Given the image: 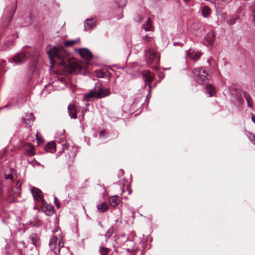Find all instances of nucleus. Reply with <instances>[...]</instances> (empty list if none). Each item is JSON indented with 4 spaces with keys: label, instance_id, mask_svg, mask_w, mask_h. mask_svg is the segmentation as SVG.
Masks as SVG:
<instances>
[{
    "label": "nucleus",
    "instance_id": "72a5a7b5",
    "mask_svg": "<svg viewBox=\"0 0 255 255\" xmlns=\"http://www.w3.org/2000/svg\"><path fill=\"white\" fill-rule=\"evenodd\" d=\"M115 2L117 3L118 7H123L125 5L126 3V0H115Z\"/></svg>",
    "mask_w": 255,
    "mask_h": 255
},
{
    "label": "nucleus",
    "instance_id": "f704fd0d",
    "mask_svg": "<svg viewBox=\"0 0 255 255\" xmlns=\"http://www.w3.org/2000/svg\"><path fill=\"white\" fill-rule=\"evenodd\" d=\"M95 75L98 78H104L105 76V73L101 70H96L95 71Z\"/></svg>",
    "mask_w": 255,
    "mask_h": 255
},
{
    "label": "nucleus",
    "instance_id": "58836bf2",
    "mask_svg": "<svg viewBox=\"0 0 255 255\" xmlns=\"http://www.w3.org/2000/svg\"><path fill=\"white\" fill-rule=\"evenodd\" d=\"M54 202L56 206V207L58 208V209H59L61 207L60 206V204L59 203V201H58V200L57 199V198L55 196L54 198Z\"/></svg>",
    "mask_w": 255,
    "mask_h": 255
},
{
    "label": "nucleus",
    "instance_id": "603ef678",
    "mask_svg": "<svg viewBox=\"0 0 255 255\" xmlns=\"http://www.w3.org/2000/svg\"><path fill=\"white\" fill-rule=\"evenodd\" d=\"M184 1L185 2H188L190 1V0H184Z\"/></svg>",
    "mask_w": 255,
    "mask_h": 255
},
{
    "label": "nucleus",
    "instance_id": "ddd939ff",
    "mask_svg": "<svg viewBox=\"0 0 255 255\" xmlns=\"http://www.w3.org/2000/svg\"><path fill=\"white\" fill-rule=\"evenodd\" d=\"M34 120V117L32 113H30L28 115H26L23 118V121L25 123L26 125L29 127H31L32 125Z\"/></svg>",
    "mask_w": 255,
    "mask_h": 255
},
{
    "label": "nucleus",
    "instance_id": "49530a36",
    "mask_svg": "<svg viewBox=\"0 0 255 255\" xmlns=\"http://www.w3.org/2000/svg\"><path fill=\"white\" fill-rule=\"evenodd\" d=\"M222 0L226 3H229L231 1V0Z\"/></svg>",
    "mask_w": 255,
    "mask_h": 255
},
{
    "label": "nucleus",
    "instance_id": "9d476101",
    "mask_svg": "<svg viewBox=\"0 0 255 255\" xmlns=\"http://www.w3.org/2000/svg\"><path fill=\"white\" fill-rule=\"evenodd\" d=\"M30 191L35 201L37 202L43 201L42 193L39 189L35 187H32L31 188Z\"/></svg>",
    "mask_w": 255,
    "mask_h": 255
},
{
    "label": "nucleus",
    "instance_id": "3c124183",
    "mask_svg": "<svg viewBox=\"0 0 255 255\" xmlns=\"http://www.w3.org/2000/svg\"><path fill=\"white\" fill-rule=\"evenodd\" d=\"M254 13H255L254 15V21L255 22V10H254Z\"/></svg>",
    "mask_w": 255,
    "mask_h": 255
},
{
    "label": "nucleus",
    "instance_id": "c03bdc74",
    "mask_svg": "<svg viewBox=\"0 0 255 255\" xmlns=\"http://www.w3.org/2000/svg\"><path fill=\"white\" fill-rule=\"evenodd\" d=\"M105 133V130H101V131H100V132H99V136H100V137H103Z\"/></svg>",
    "mask_w": 255,
    "mask_h": 255
},
{
    "label": "nucleus",
    "instance_id": "2f4dec72",
    "mask_svg": "<svg viewBox=\"0 0 255 255\" xmlns=\"http://www.w3.org/2000/svg\"><path fill=\"white\" fill-rule=\"evenodd\" d=\"M143 42L144 44H149L151 46V42L153 40L152 37L150 36H148L147 35H145L143 37Z\"/></svg>",
    "mask_w": 255,
    "mask_h": 255
},
{
    "label": "nucleus",
    "instance_id": "09e8293b",
    "mask_svg": "<svg viewBox=\"0 0 255 255\" xmlns=\"http://www.w3.org/2000/svg\"><path fill=\"white\" fill-rule=\"evenodd\" d=\"M158 82H159V81H156V82L154 84V85L153 86V87H155L156 86L157 83H158Z\"/></svg>",
    "mask_w": 255,
    "mask_h": 255
},
{
    "label": "nucleus",
    "instance_id": "f8f14e48",
    "mask_svg": "<svg viewBox=\"0 0 255 255\" xmlns=\"http://www.w3.org/2000/svg\"><path fill=\"white\" fill-rule=\"evenodd\" d=\"M215 36L212 31L209 32L203 39V43L206 46L212 45Z\"/></svg>",
    "mask_w": 255,
    "mask_h": 255
},
{
    "label": "nucleus",
    "instance_id": "7ed1b4c3",
    "mask_svg": "<svg viewBox=\"0 0 255 255\" xmlns=\"http://www.w3.org/2000/svg\"><path fill=\"white\" fill-rule=\"evenodd\" d=\"M110 93L109 89L104 88L102 83H97L95 84L94 89L87 93L85 97L86 99H90L93 97L101 99L110 95Z\"/></svg>",
    "mask_w": 255,
    "mask_h": 255
},
{
    "label": "nucleus",
    "instance_id": "4468645a",
    "mask_svg": "<svg viewBox=\"0 0 255 255\" xmlns=\"http://www.w3.org/2000/svg\"><path fill=\"white\" fill-rule=\"evenodd\" d=\"M96 20L94 18L87 19L84 21V29L87 30L90 29L95 23Z\"/></svg>",
    "mask_w": 255,
    "mask_h": 255
},
{
    "label": "nucleus",
    "instance_id": "4c0bfd02",
    "mask_svg": "<svg viewBox=\"0 0 255 255\" xmlns=\"http://www.w3.org/2000/svg\"><path fill=\"white\" fill-rule=\"evenodd\" d=\"M36 139L37 140V142L38 144H39L40 143L43 142V139L42 137H40L38 135V132H37V133L36 134Z\"/></svg>",
    "mask_w": 255,
    "mask_h": 255
},
{
    "label": "nucleus",
    "instance_id": "423d86ee",
    "mask_svg": "<svg viewBox=\"0 0 255 255\" xmlns=\"http://www.w3.org/2000/svg\"><path fill=\"white\" fill-rule=\"evenodd\" d=\"M49 246L50 251L57 255V253L60 252L61 248L64 247L62 239H59L57 236H52L50 239Z\"/></svg>",
    "mask_w": 255,
    "mask_h": 255
},
{
    "label": "nucleus",
    "instance_id": "a211bd4d",
    "mask_svg": "<svg viewBox=\"0 0 255 255\" xmlns=\"http://www.w3.org/2000/svg\"><path fill=\"white\" fill-rule=\"evenodd\" d=\"M56 145L54 142L48 143L44 147L46 152H54L55 151Z\"/></svg>",
    "mask_w": 255,
    "mask_h": 255
},
{
    "label": "nucleus",
    "instance_id": "ea45409f",
    "mask_svg": "<svg viewBox=\"0 0 255 255\" xmlns=\"http://www.w3.org/2000/svg\"><path fill=\"white\" fill-rule=\"evenodd\" d=\"M152 86L149 85L148 87V93L147 95L146 96V99L147 100H149V99L151 98V91Z\"/></svg>",
    "mask_w": 255,
    "mask_h": 255
},
{
    "label": "nucleus",
    "instance_id": "c85d7f7f",
    "mask_svg": "<svg viewBox=\"0 0 255 255\" xmlns=\"http://www.w3.org/2000/svg\"><path fill=\"white\" fill-rule=\"evenodd\" d=\"M45 213L47 216H51L54 214L53 207L51 205H47L46 207Z\"/></svg>",
    "mask_w": 255,
    "mask_h": 255
},
{
    "label": "nucleus",
    "instance_id": "393cba45",
    "mask_svg": "<svg viewBox=\"0 0 255 255\" xmlns=\"http://www.w3.org/2000/svg\"><path fill=\"white\" fill-rule=\"evenodd\" d=\"M211 13V10L208 6H204L201 10L202 15L204 17H207Z\"/></svg>",
    "mask_w": 255,
    "mask_h": 255
},
{
    "label": "nucleus",
    "instance_id": "8fccbe9b",
    "mask_svg": "<svg viewBox=\"0 0 255 255\" xmlns=\"http://www.w3.org/2000/svg\"><path fill=\"white\" fill-rule=\"evenodd\" d=\"M7 107V105H5L4 106L1 107L0 108V110L2 109H3V108H6Z\"/></svg>",
    "mask_w": 255,
    "mask_h": 255
},
{
    "label": "nucleus",
    "instance_id": "2eb2a0df",
    "mask_svg": "<svg viewBox=\"0 0 255 255\" xmlns=\"http://www.w3.org/2000/svg\"><path fill=\"white\" fill-rule=\"evenodd\" d=\"M121 199L118 196H113L109 197V202L111 206L116 207L120 202Z\"/></svg>",
    "mask_w": 255,
    "mask_h": 255
},
{
    "label": "nucleus",
    "instance_id": "1a4fd4ad",
    "mask_svg": "<svg viewBox=\"0 0 255 255\" xmlns=\"http://www.w3.org/2000/svg\"><path fill=\"white\" fill-rule=\"evenodd\" d=\"M81 57L86 60H91L93 58L91 52L86 48L75 49Z\"/></svg>",
    "mask_w": 255,
    "mask_h": 255
},
{
    "label": "nucleus",
    "instance_id": "b1692460",
    "mask_svg": "<svg viewBox=\"0 0 255 255\" xmlns=\"http://www.w3.org/2000/svg\"><path fill=\"white\" fill-rule=\"evenodd\" d=\"M111 249L110 248H106L102 245L100 247L99 253L101 255H108Z\"/></svg>",
    "mask_w": 255,
    "mask_h": 255
},
{
    "label": "nucleus",
    "instance_id": "5701e85b",
    "mask_svg": "<svg viewBox=\"0 0 255 255\" xmlns=\"http://www.w3.org/2000/svg\"><path fill=\"white\" fill-rule=\"evenodd\" d=\"M114 229L113 226H111L107 231L105 234V237L106 239V242H108V239L112 236L114 233Z\"/></svg>",
    "mask_w": 255,
    "mask_h": 255
},
{
    "label": "nucleus",
    "instance_id": "a18cd8bd",
    "mask_svg": "<svg viewBox=\"0 0 255 255\" xmlns=\"http://www.w3.org/2000/svg\"><path fill=\"white\" fill-rule=\"evenodd\" d=\"M252 120L255 124V116L252 115Z\"/></svg>",
    "mask_w": 255,
    "mask_h": 255
},
{
    "label": "nucleus",
    "instance_id": "c756f323",
    "mask_svg": "<svg viewBox=\"0 0 255 255\" xmlns=\"http://www.w3.org/2000/svg\"><path fill=\"white\" fill-rule=\"evenodd\" d=\"M13 44L12 40H7L3 42L1 47L2 50H6L9 47H10Z\"/></svg>",
    "mask_w": 255,
    "mask_h": 255
},
{
    "label": "nucleus",
    "instance_id": "4be33fe9",
    "mask_svg": "<svg viewBox=\"0 0 255 255\" xmlns=\"http://www.w3.org/2000/svg\"><path fill=\"white\" fill-rule=\"evenodd\" d=\"M244 96L248 103V106L250 108H252L253 106L252 98L250 94L247 92H243Z\"/></svg>",
    "mask_w": 255,
    "mask_h": 255
},
{
    "label": "nucleus",
    "instance_id": "f3484780",
    "mask_svg": "<svg viewBox=\"0 0 255 255\" xmlns=\"http://www.w3.org/2000/svg\"><path fill=\"white\" fill-rule=\"evenodd\" d=\"M97 208L100 213H104L109 210V206L106 202H103L97 205Z\"/></svg>",
    "mask_w": 255,
    "mask_h": 255
},
{
    "label": "nucleus",
    "instance_id": "f03ea898",
    "mask_svg": "<svg viewBox=\"0 0 255 255\" xmlns=\"http://www.w3.org/2000/svg\"><path fill=\"white\" fill-rule=\"evenodd\" d=\"M31 59V61L28 66V69L33 73L36 68L37 57L36 56H32L30 53L28 52L22 51L12 58L9 59V61L11 63H14L17 65H20L24 62L26 60Z\"/></svg>",
    "mask_w": 255,
    "mask_h": 255
},
{
    "label": "nucleus",
    "instance_id": "0eeeda50",
    "mask_svg": "<svg viewBox=\"0 0 255 255\" xmlns=\"http://www.w3.org/2000/svg\"><path fill=\"white\" fill-rule=\"evenodd\" d=\"M16 8L17 1H16L15 5L13 7L11 8V10L12 11L6 14V15H3L1 17L0 22V27L1 28H4L9 25L11 20L12 19L13 16L15 13Z\"/></svg>",
    "mask_w": 255,
    "mask_h": 255
},
{
    "label": "nucleus",
    "instance_id": "de8ad7c7",
    "mask_svg": "<svg viewBox=\"0 0 255 255\" xmlns=\"http://www.w3.org/2000/svg\"><path fill=\"white\" fill-rule=\"evenodd\" d=\"M127 251L128 252H129V253H131V251H133V250H132V249H127Z\"/></svg>",
    "mask_w": 255,
    "mask_h": 255
},
{
    "label": "nucleus",
    "instance_id": "e433bc0d",
    "mask_svg": "<svg viewBox=\"0 0 255 255\" xmlns=\"http://www.w3.org/2000/svg\"><path fill=\"white\" fill-rule=\"evenodd\" d=\"M4 177L5 179H9L11 181L13 180V175L11 174H7L6 172L4 173Z\"/></svg>",
    "mask_w": 255,
    "mask_h": 255
},
{
    "label": "nucleus",
    "instance_id": "5fc2aeb1",
    "mask_svg": "<svg viewBox=\"0 0 255 255\" xmlns=\"http://www.w3.org/2000/svg\"><path fill=\"white\" fill-rule=\"evenodd\" d=\"M61 82H64V79H61Z\"/></svg>",
    "mask_w": 255,
    "mask_h": 255
},
{
    "label": "nucleus",
    "instance_id": "79ce46f5",
    "mask_svg": "<svg viewBox=\"0 0 255 255\" xmlns=\"http://www.w3.org/2000/svg\"><path fill=\"white\" fill-rule=\"evenodd\" d=\"M22 183L18 181L16 185V188L17 189H20Z\"/></svg>",
    "mask_w": 255,
    "mask_h": 255
},
{
    "label": "nucleus",
    "instance_id": "7c9ffc66",
    "mask_svg": "<svg viewBox=\"0 0 255 255\" xmlns=\"http://www.w3.org/2000/svg\"><path fill=\"white\" fill-rule=\"evenodd\" d=\"M195 26L199 28V31H197V32L195 33V35L196 36H201L202 35V32L204 31V27L198 24L196 25Z\"/></svg>",
    "mask_w": 255,
    "mask_h": 255
},
{
    "label": "nucleus",
    "instance_id": "864d4df0",
    "mask_svg": "<svg viewBox=\"0 0 255 255\" xmlns=\"http://www.w3.org/2000/svg\"><path fill=\"white\" fill-rule=\"evenodd\" d=\"M99 225L101 227H102V224L101 222H99Z\"/></svg>",
    "mask_w": 255,
    "mask_h": 255
},
{
    "label": "nucleus",
    "instance_id": "a19ab883",
    "mask_svg": "<svg viewBox=\"0 0 255 255\" xmlns=\"http://www.w3.org/2000/svg\"><path fill=\"white\" fill-rule=\"evenodd\" d=\"M62 151H63L65 149H67L69 148V144L67 143L66 142H65L64 144H62Z\"/></svg>",
    "mask_w": 255,
    "mask_h": 255
},
{
    "label": "nucleus",
    "instance_id": "dca6fc26",
    "mask_svg": "<svg viewBox=\"0 0 255 255\" xmlns=\"http://www.w3.org/2000/svg\"><path fill=\"white\" fill-rule=\"evenodd\" d=\"M205 92L207 94H209V97H212L216 93V89L211 84H208L205 88Z\"/></svg>",
    "mask_w": 255,
    "mask_h": 255
},
{
    "label": "nucleus",
    "instance_id": "39448f33",
    "mask_svg": "<svg viewBox=\"0 0 255 255\" xmlns=\"http://www.w3.org/2000/svg\"><path fill=\"white\" fill-rule=\"evenodd\" d=\"M193 73L196 81L200 84H205L208 80V77H210L208 72L203 68H195Z\"/></svg>",
    "mask_w": 255,
    "mask_h": 255
},
{
    "label": "nucleus",
    "instance_id": "aec40b11",
    "mask_svg": "<svg viewBox=\"0 0 255 255\" xmlns=\"http://www.w3.org/2000/svg\"><path fill=\"white\" fill-rule=\"evenodd\" d=\"M26 151L27 155L29 156H33L35 154L34 147L30 143L27 145Z\"/></svg>",
    "mask_w": 255,
    "mask_h": 255
},
{
    "label": "nucleus",
    "instance_id": "c9c22d12",
    "mask_svg": "<svg viewBox=\"0 0 255 255\" xmlns=\"http://www.w3.org/2000/svg\"><path fill=\"white\" fill-rule=\"evenodd\" d=\"M142 19H143L142 15H140L139 14H136V15H135V17H134V20L137 22H141Z\"/></svg>",
    "mask_w": 255,
    "mask_h": 255
},
{
    "label": "nucleus",
    "instance_id": "a878e982",
    "mask_svg": "<svg viewBox=\"0 0 255 255\" xmlns=\"http://www.w3.org/2000/svg\"><path fill=\"white\" fill-rule=\"evenodd\" d=\"M189 56L192 58L193 60L196 61L201 56V53L197 52H191L189 53Z\"/></svg>",
    "mask_w": 255,
    "mask_h": 255
},
{
    "label": "nucleus",
    "instance_id": "6ab92c4d",
    "mask_svg": "<svg viewBox=\"0 0 255 255\" xmlns=\"http://www.w3.org/2000/svg\"><path fill=\"white\" fill-rule=\"evenodd\" d=\"M142 28L146 31L152 30V21L150 18H148L145 23L142 25Z\"/></svg>",
    "mask_w": 255,
    "mask_h": 255
},
{
    "label": "nucleus",
    "instance_id": "37998d69",
    "mask_svg": "<svg viewBox=\"0 0 255 255\" xmlns=\"http://www.w3.org/2000/svg\"><path fill=\"white\" fill-rule=\"evenodd\" d=\"M165 76V74L163 72H160L158 74V77L160 79H163Z\"/></svg>",
    "mask_w": 255,
    "mask_h": 255
},
{
    "label": "nucleus",
    "instance_id": "9b49d317",
    "mask_svg": "<svg viewBox=\"0 0 255 255\" xmlns=\"http://www.w3.org/2000/svg\"><path fill=\"white\" fill-rule=\"evenodd\" d=\"M68 113L69 116L71 119H76L77 118V112L78 108L75 104H71L67 107Z\"/></svg>",
    "mask_w": 255,
    "mask_h": 255
},
{
    "label": "nucleus",
    "instance_id": "cd10ccee",
    "mask_svg": "<svg viewBox=\"0 0 255 255\" xmlns=\"http://www.w3.org/2000/svg\"><path fill=\"white\" fill-rule=\"evenodd\" d=\"M80 42V38H78L76 40H67L65 41L64 42V45L66 47H70L74 45L77 42Z\"/></svg>",
    "mask_w": 255,
    "mask_h": 255
},
{
    "label": "nucleus",
    "instance_id": "6e6552de",
    "mask_svg": "<svg viewBox=\"0 0 255 255\" xmlns=\"http://www.w3.org/2000/svg\"><path fill=\"white\" fill-rule=\"evenodd\" d=\"M141 75L146 85L149 87L151 85V83L154 79V74L148 70H144L141 71Z\"/></svg>",
    "mask_w": 255,
    "mask_h": 255
},
{
    "label": "nucleus",
    "instance_id": "13d9d810",
    "mask_svg": "<svg viewBox=\"0 0 255 255\" xmlns=\"http://www.w3.org/2000/svg\"><path fill=\"white\" fill-rule=\"evenodd\" d=\"M2 222H4V219L2 220Z\"/></svg>",
    "mask_w": 255,
    "mask_h": 255
},
{
    "label": "nucleus",
    "instance_id": "4d7b16f0",
    "mask_svg": "<svg viewBox=\"0 0 255 255\" xmlns=\"http://www.w3.org/2000/svg\"><path fill=\"white\" fill-rule=\"evenodd\" d=\"M11 171H12V172H13V169H12L11 170Z\"/></svg>",
    "mask_w": 255,
    "mask_h": 255
},
{
    "label": "nucleus",
    "instance_id": "473e14b6",
    "mask_svg": "<svg viewBox=\"0 0 255 255\" xmlns=\"http://www.w3.org/2000/svg\"><path fill=\"white\" fill-rule=\"evenodd\" d=\"M239 19V16L236 15L234 18H232L231 19H230L227 21V22L229 25H233L234 24L237 20Z\"/></svg>",
    "mask_w": 255,
    "mask_h": 255
},
{
    "label": "nucleus",
    "instance_id": "412c9836",
    "mask_svg": "<svg viewBox=\"0 0 255 255\" xmlns=\"http://www.w3.org/2000/svg\"><path fill=\"white\" fill-rule=\"evenodd\" d=\"M29 239L31 241V244L35 246H37V243L39 241V238L36 234H32L29 236Z\"/></svg>",
    "mask_w": 255,
    "mask_h": 255
},
{
    "label": "nucleus",
    "instance_id": "f257e3e1",
    "mask_svg": "<svg viewBox=\"0 0 255 255\" xmlns=\"http://www.w3.org/2000/svg\"><path fill=\"white\" fill-rule=\"evenodd\" d=\"M47 54L50 58V63L53 66V59L59 61V65L64 67L65 70L70 74H76L80 69L79 65L67 59L69 52L62 46H54L47 51Z\"/></svg>",
    "mask_w": 255,
    "mask_h": 255
},
{
    "label": "nucleus",
    "instance_id": "6e6d98bb",
    "mask_svg": "<svg viewBox=\"0 0 255 255\" xmlns=\"http://www.w3.org/2000/svg\"><path fill=\"white\" fill-rule=\"evenodd\" d=\"M82 114H83V117H84V112H83V111H82Z\"/></svg>",
    "mask_w": 255,
    "mask_h": 255
},
{
    "label": "nucleus",
    "instance_id": "20e7f679",
    "mask_svg": "<svg viewBox=\"0 0 255 255\" xmlns=\"http://www.w3.org/2000/svg\"><path fill=\"white\" fill-rule=\"evenodd\" d=\"M146 62L149 65L154 64L153 69H155L159 63V59L156 51L152 47H147L144 50Z\"/></svg>",
    "mask_w": 255,
    "mask_h": 255
},
{
    "label": "nucleus",
    "instance_id": "bb28decb",
    "mask_svg": "<svg viewBox=\"0 0 255 255\" xmlns=\"http://www.w3.org/2000/svg\"><path fill=\"white\" fill-rule=\"evenodd\" d=\"M30 225L33 226H38L40 224V221L38 217H34L32 220L29 221Z\"/></svg>",
    "mask_w": 255,
    "mask_h": 255
}]
</instances>
